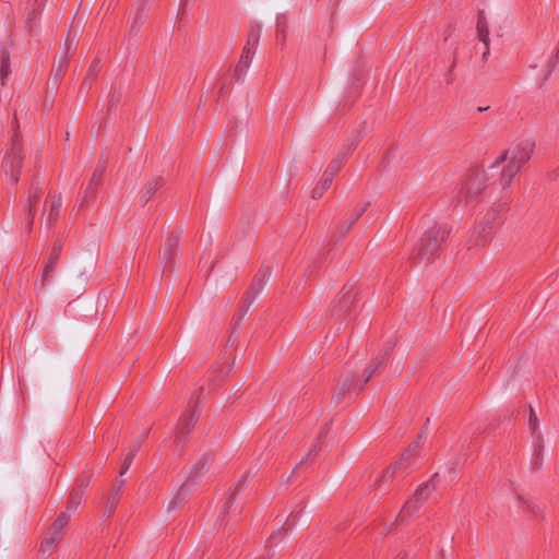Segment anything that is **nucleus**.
<instances>
[{
	"label": "nucleus",
	"instance_id": "nucleus-6",
	"mask_svg": "<svg viewBox=\"0 0 559 559\" xmlns=\"http://www.w3.org/2000/svg\"><path fill=\"white\" fill-rule=\"evenodd\" d=\"M477 33L479 40L484 44L486 48V50L483 53V59L486 60L487 56L489 55V29L486 16L483 13L479 14L478 16Z\"/></svg>",
	"mask_w": 559,
	"mask_h": 559
},
{
	"label": "nucleus",
	"instance_id": "nucleus-29",
	"mask_svg": "<svg viewBox=\"0 0 559 559\" xmlns=\"http://www.w3.org/2000/svg\"><path fill=\"white\" fill-rule=\"evenodd\" d=\"M66 66H67V56H64L61 59V61H60V63H59V66H58V68L56 70V74H55L56 79H60L63 75Z\"/></svg>",
	"mask_w": 559,
	"mask_h": 559
},
{
	"label": "nucleus",
	"instance_id": "nucleus-5",
	"mask_svg": "<svg viewBox=\"0 0 559 559\" xmlns=\"http://www.w3.org/2000/svg\"><path fill=\"white\" fill-rule=\"evenodd\" d=\"M21 147L17 140L12 142V146L10 152L4 157V167L7 175L10 177L12 182H17L19 180V167L21 165Z\"/></svg>",
	"mask_w": 559,
	"mask_h": 559
},
{
	"label": "nucleus",
	"instance_id": "nucleus-27",
	"mask_svg": "<svg viewBox=\"0 0 559 559\" xmlns=\"http://www.w3.org/2000/svg\"><path fill=\"white\" fill-rule=\"evenodd\" d=\"M134 455H135V450L130 452L126 456V459L123 461V464L121 466V469H120V476L124 475L128 472V469L130 468V466H131V464L133 462Z\"/></svg>",
	"mask_w": 559,
	"mask_h": 559
},
{
	"label": "nucleus",
	"instance_id": "nucleus-17",
	"mask_svg": "<svg viewBox=\"0 0 559 559\" xmlns=\"http://www.w3.org/2000/svg\"><path fill=\"white\" fill-rule=\"evenodd\" d=\"M260 34H261V26L259 24H257L252 27V29L249 34V37H248L247 46L250 47L251 49H253L254 51L259 44Z\"/></svg>",
	"mask_w": 559,
	"mask_h": 559
},
{
	"label": "nucleus",
	"instance_id": "nucleus-2",
	"mask_svg": "<svg viewBox=\"0 0 559 559\" xmlns=\"http://www.w3.org/2000/svg\"><path fill=\"white\" fill-rule=\"evenodd\" d=\"M448 231L445 228L435 224L425 230L421 236L419 243L412 252V259L417 263H430L439 247L440 243L445 239Z\"/></svg>",
	"mask_w": 559,
	"mask_h": 559
},
{
	"label": "nucleus",
	"instance_id": "nucleus-14",
	"mask_svg": "<svg viewBox=\"0 0 559 559\" xmlns=\"http://www.w3.org/2000/svg\"><path fill=\"white\" fill-rule=\"evenodd\" d=\"M70 520V514L68 512H62L57 520L53 522V524L50 527V534L56 535L59 537L62 530L67 526Z\"/></svg>",
	"mask_w": 559,
	"mask_h": 559
},
{
	"label": "nucleus",
	"instance_id": "nucleus-8",
	"mask_svg": "<svg viewBox=\"0 0 559 559\" xmlns=\"http://www.w3.org/2000/svg\"><path fill=\"white\" fill-rule=\"evenodd\" d=\"M199 413L197 411H188L182 414L177 425V432L180 435L188 433L197 423Z\"/></svg>",
	"mask_w": 559,
	"mask_h": 559
},
{
	"label": "nucleus",
	"instance_id": "nucleus-28",
	"mask_svg": "<svg viewBox=\"0 0 559 559\" xmlns=\"http://www.w3.org/2000/svg\"><path fill=\"white\" fill-rule=\"evenodd\" d=\"M366 210V206H364L361 210L357 211L355 214H353L349 218V222L347 224V227H346V233L350 229V227L359 219V217L362 215V213L365 212Z\"/></svg>",
	"mask_w": 559,
	"mask_h": 559
},
{
	"label": "nucleus",
	"instance_id": "nucleus-42",
	"mask_svg": "<svg viewBox=\"0 0 559 559\" xmlns=\"http://www.w3.org/2000/svg\"><path fill=\"white\" fill-rule=\"evenodd\" d=\"M346 385H347V381H346L345 383H343V386H346ZM342 390H344V391H345V389H344V388H342Z\"/></svg>",
	"mask_w": 559,
	"mask_h": 559
},
{
	"label": "nucleus",
	"instance_id": "nucleus-13",
	"mask_svg": "<svg viewBox=\"0 0 559 559\" xmlns=\"http://www.w3.org/2000/svg\"><path fill=\"white\" fill-rule=\"evenodd\" d=\"M162 178H154L148 181L141 190V201L145 204L151 197L162 187Z\"/></svg>",
	"mask_w": 559,
	"mask_h": 559
},
{
	"label": "nucleus",
	"instance_id": "nucleus-22",
	"mask_svg": "<svg viewBox=\"0 0 559 559\" xmlns=\"http://www.w3.org/2000/svg\"><path fill=\"white\" fill-rule=\"evenodd\" d=\"M341 165H342V159L336 158V159L332 160L329 164L328 168L325 169V171L323 173L322 176H329V179L332 180L334 175L340 170Z\"/></svg>",
	"mask_w": 559,
	"mask_h": 559
},
{
	"label": "nucleus",
	"instance_id": "nucleus-23",
	"mask_svg": "<svg viewBox=\"0 0 559 559\" xmlns=\"http://www.w3.org/2000/svg\"><path fill=\"white\" fill-rule=\"evenodd\" d=\"M58 257H59V249L55 248L49 258V261L46 265V269H45V275H44L45 280H47L48 276H50V273L52 272V270L57 263Z\"/></svg>",
	"mask_w": 559,
	"mask_h": 559
},
{
	"label": "nucleus",
	"instance_id": "nucleus-7",
	"mask_svg": "<svg viewBox=\"0 0 559 559\" xmlns=\"http://www.w3.org/2000/svg\"><path fill=\"white\" fill-rule=\"evenodd\" d=\"M254 52L255 51L248 46H246L243 48L239 63L237 64V67L235 69V74H236L237 80H240L245 75L247 70L249 69L252 58L254 56Z\"/></svg>",
	"mask_w": 559,
	"mask_h": 559
},
{
	"label": "nucleus",
	"instance_id": "nucleus-30",
	"mask_svg": "<svg viewBox=\"0 0 559 559\" xmlns=\"http://www.w3.org/2000/svg\"><path fill=\"white\" fill-rule=\"evenodd\" d=\"M230 368H231L230 366H228V367H217V368H215V370H213V372L216 373L217 378H223V377H225L229 372Z\"/></svg>",
	"mask_w": 559,
	"mask_h": 559
},
{
	"label": "nucleus",
	"instance_id": "nucleus-9",
	"mask_svg": "<svg viewBox=\"0 0 559 559\" xmlns=\"http://www.w3.org/2000/svg\"><path fill=\"white\" fill-rule=\"evenodd\" d=\"M393 346H394L393 343H389L384 349V353L382 355L378 356L374 360V364L368 370H366V372L364 373L362 383L359 385V390L362 388V384H365L369 381V379L373 376V373L376 372L378 367L384 362V360L389 356V353L392 350Z\"/></svg>",
	"mask_w": 559,
	"mask_h": 559
},
{
	"label": "nucleus",
	"instance_id": "nucleus-39",
	"mask_svg": "<svg viewBox=\"0 0 559 559\" xmlns=\"http://www.w3.org/2000/svg\"><path fill=\"white\" fill-rule=\"evenodd\" d=\"M506 486H507V483H503V484L500 485V491L501 492L503 491V487H506Z\"/></svg>",
	"mask_w": 559,
	"mask_h": 559
},
{
	"label": "nucleus",
	"instance_id": "nucleus-10",
	"mask_svg": "<svg viewBox=\"0 0 559 559\" xmlns=\"http://www.w3.org/2000/svg\"><path fill=\"white\" fill-rule=\"evenodd\" d=\"M61 209H62L61 197L53 195L50 201L48 213L46 215V224L47 225H52L58 219Z\"/></svg>",
	"mask_w": 559,
	"mask_h": 559
},
{
	"label": "nucleus",
	"instance_id": "nucleus-33",
	"mask_svg": "<svg viewBox=\"0 0 559 559\" xmlns=\"http://www.w3.org/2000/svg\"><path fill=\"white\" fill-rule=\"evenodd\" d=\"M192 469H193L195 473H199V472H202V471H204V469H209V466H207L206 462L204 461V462L200 463V466H199V464H198V465H195V466H193V467H192Z\"/></svg>",
	"mask_w": 559,
	"mask_h": 559
},
{
	"label": "nucleus",
	"instance_id": "nucleus-26",
	"mask_svg": "<svg viewBox=\"0 0 559 559\" xmlns=\"http://www.w3.org/2000/svg\"><path fill=\"white\" fill-rule=\"evenodd\" d=\"M134 455H135V450L130 452L126 456V459L123 461V464L121 466V469H120V476L124 475L128 472V469L130 468V466H131V464L133 462Z\"/></svg>",
	"mask_w": 559,
	"mask_h": 559
},
{
	"label": "nucleus",
	"instance_id": "nucleus-38",
	"mask_svg": "<svg viewBox=\"0 0 559 559\" xmlns=\"http://www.w3.org/2000/svg\"><path fill=\"white\" fill-rule=\"evenodd\" d=\"M90 71H91V72H96V71H97V64H95L94 67H92Z\"/></svg>",
	"mask_w": 559,
	"mask_h": 559
},
{
	"label": "nucleus",
	"instance_id": "nucleus-1",
	"mask_svg": "<svg viewBox=\"0 0 559 559\" xmlns=\"http://www.w3.org/2000/svg\"><path fill=\"white\" fill-rule=\"evenodd\" d=\"M535 151V143L532 140H524L503 152L489 166L490 170L502 166L500 182L503 188L511 185L512 179L520 171L523 165L530 160Z\"/></svg>",
	"mask_w": 559,
	"mask_h": 559
},
{
	"label": "nucleus",
	"instance_id": "nucleus-24",
	"mask_svg": "<svg viewBox=\"0 0 559 559\" xmlns=\"http://www.w3.org/2000/svg\"><path fill=\"white\" fill-rule=\"evenodd\" d=\"M81 503V495L79 492L71 496L69 503L67 506V510L64 512H68L69 514L73 513L76 508Z\"/></svg>",
	"mask_w": 559,
	"mask_h": 559
},
{
	"label": "nucleus",
	"instance_id": "nucleus-25",
	"mask_svg": "<svg viewBox=\"0 0 559 559\" xmlns=\"http://www.w3.org/2000/svg\"><path fill=\"white\" fill-rule=\"evenodd\" d=\"M0 74L2 81H4L5 78L10 74V63L9 58L7 56H2L1 58Z\"/></svg>",
	"mask_w": 559,
	"mask_h": 559
},
{
	"label": "nucleus",
	"instance_id": "nucleus-32",
	"mask_svg": "<svg viewBox=\"0 0 559 559\" xmlns=\"http://www.w3.org/2000/svg\"><path fill=\"white\" fill-rule=\"evenodd\" d=\"M528 424H530V427L532 429L535 430L537 428V417H536V415H535V413H534L532 407L530 408V420H528Z\"/></svg>",
	"mask_w": 559,
	"mask_h": 559
},
{
	"label": "nucleus",
	"instance_id": "nucleus-34",
	"mask_svg": "<svg viewBox=\"0 0 559 559\" xmlns=\"http://www.w3.org/2000/svg\"><path fill=\"white\" fill-rule=\"evenodd\" d=\"M173 251H174V247L173 245H169L165 250H164V258H168L173 254Z\"/></svg>",
	"mask_w": 559,
	"mask_h": 559
},
{
	"label": "nucleus",
	"instance_id": "nucleus-11",
	"mask_svg": "<svg viewBox=\"0 0 559 559\" xmlns=\"http://www.w3.org/2000/svg\"><path fill=\"white\" fill-rule=\"evenodd\" d=\"M420 436L413 448H409L399 461L392 463L382 475V479L391 478L402 466V463L409 457L411 453L419 445Z\"/></svg>",
	"mask_w": 559,
	"mask_h": 559
},
{
	"label": "nucleus",
	"instance_id": "nucleus-20",
	"mask_svg": "<svg viewBox=\"0 0 559 559\" xmlns=\"http://www.w3.org/2000/svg\"><path fill=\"white\" fill-rule=\"evenodd\" d=\"M276 29L278 39L285 41L286 19L283 14L276 16Z\"/></svg>",
	"mask_w": 559,
	"mask_h": 559
},
{
	"label": "nucleus",
	"instance_id": "nucleus-12",
	"mask_svg": "<svg viewBox=\"0 0 559 559\" xmlns=\"http://www.w3.org/2000/svg\"><path fill=\"white\" fill-rule=\"evenodd\" d=\"M38 197H39V188L37 186H33L29 190L27 201L24 204V211L26 213V219H27L28 225H32V219H33L32 211H33L34 205L37 202Z\"/></svg>",
	"mask_w": 559,
	"mask_h": 559
},
{
	"label": "nucleus",
	"instance_id": "nucleus-37",
	"mask_svg": "<svg viewBox=\"0 0 559 559\" xmlns=\"http://www.w3.org/2000/svg\"><path fill=\"white\" fill-rule=\"evenodd\" d=\"M200 264H202L203 267H205L207 265V262L204 261L203 257H201V259H200Z\"/></svg>",
	"mask_w": 559,
	"mask_h": 559
},
{
	"label": "nucleus",
	"instance_id": "nucleus-15",
	"mask_svg": "<svg viewBox=\"0 0 559 559\" xmlns=\"http://www.w3.org/2000/svg\"><path fill=\"white\" fill-rule=\"evenodd\" d=\"M332 180L329 179V176H322L321 180L316 185V187L311 191V198L313 200L320 199L323 193L330 188Z\"/></svg>",
	"mask_w": 559,
	"mask_h": 559
},
{
	"label": "nucleus",
	"instance_id": "nucleus-31",
	"mask_svg": "<svg viewBox=\"0 0 559 559\" xmlns=\"http://www.w3.org/2000/svg\"><path fill=\"white\" fill-rule=\"evenodd\" d=\"M473 186H474V183H471V182H469V183L466 186V188H464V191H463V192H464V193H466V198H468L469 195H471V197H473V195H475L476 193H478V192L480 191V190H479V188H476V189L474 190Z\"/></svg>",
	"mask_w": 559,
	"mask_h": 559
},
{
	"label": "nucleus",
	"instance_id": "nucleus-16",
	"mask_svg": "<svg viewBox=\"0 0 559 559\" xmlns=\"http://www.w3.org/2000/svg\"><path fill=\"white\" fill-rule=\"evenodd\" d=\"M57 544H58V536L49 533L48 537H46L40 545V551L43 554H51V551L57 546Z\"/></svg>",
	"mask_w": 559,
	"mask_h": 559
},
{
	"label": "nucleus",
	"instance_id": "nucleus-21",
	"mask_svg": "<svg viewBox=\"0 0 559 559\" xmlns=\"http://www.w3.org/2000/svg\"><path fill=\"white\" fill-rule=\"evenodd\" d=\"M328 430H329L328 426H324V427L321 429V431H320V433H319V436H318L317 440L313 442V444L311 445V448H310V450H309L308 457H309V456H312V455H314V453H317V451L319 450V448H320V445H321V443H322L323 438H324V437L326 436V433H328Z\"/></svg>",
	"mask_w": 559,
	"mask_h": 559
},
{
	"label": "nucleus",
	"instance_id": "nucleus-19",
	"mask_svg": "<svg viewBox=\"0 0 559 559\" xmlns=\"http://www.w3.org/2000/svg\"><path fill=\"white\" fill-rule=\"evenodd\" d=\"M266 276V272L261 275H257V277L253 280L252 282V285H251V288L248 293V296L249 297H253L255 296L259 292H261L262 287H263V284H264V277Z\"/></svg>",
	"mask_w": 559,
	"mask_h": 559
},
{
	"label": "nucleus",
	"instance_id": "nucleus-36",
	"mask_svg": "<svg viewBox=\"0 0 559 559\" xmlns=\"http://www.w3.org/2000/svg\"><path fill=\"white\" fill-rule=\"evenodd\" d=\"M343 394H344V390H342L341 392H336V393L334 394V399H335L336 401H340V400L342 399Z\"/></svg>",
	"mask_w": 559,
	"mask_h": 559
},
{
	"label": "nucleus",
	"instance_id": "nucleus-3",
	"mask_svg": "<svg viewBox=\"0 0 559 559\" xmlns=\"http://www.w3.org/2000/svg\"><path fill=\"white\" fill-rule=\"evenodd\" d=\"M439 484V474L435 473L430 479L424 484H421L415 491V495L413 498L406 501V503L403 506L399 518L401 521H405L407 519H411L415 515H417L421 508L424 502L431 496V493L437 489V486Z\"/></svg>",
	"mask_w": 559,
	"mask_h": 559
},
{
	"label": "nucleus",
	"instance_id": "nucleus-41",
	"mask_svg": "<svg viewBox=\"0 0 559 559\" xmlns=\"http://www.w3.org/2000/svg\"><path fill=\"white\" fill-rule=\"evenodd\" d=\"M556 59H557V61H559V49L556 52Z\"/></svg>",
	"mask_w": 559,
	"mask_h": 559
},
{
	"label": "nucleus",
	"instance_id": "nucleus-40",
	"mask_svg": "<svg viewBox=\"0 0 559 559\" xmlns=\"http://www.w3.org/2000/svg\"><path fill=\"white\" fill-rule=\"evenodd\" d=\"M175 507H176V506H175V503H173V502H170V503H169V506H168V508H169V509H175Z\"/></svg>",
	"mask_w": 559,
	"mask_h": 559
},
{
	"label": "nucleus",
	"instance_id": "nucleus-18",
	"mask_svg": "<svg viewBox=\"0 0 559 559\" xmlns=\"http://www.w3.org/2000/svg\"><path fill=\"white\" fill-rule=\"evenodd\" d=\"M105 170H106V166L105 165L98 164L96 166V168H95V170H94V173L92 175L88 189H92V188L96 187L100 182V180H102V178H103V176L105 174Z\"/></svg>",
	"mask_w": 559,
	"mask_h": 559
},
{
	"label": "nucleus",
	"instance_id": "nucleus-4",
	"mask_svg": "<svg viewBox=\"0 0 559 559\" xmlns=\"http://www.w3.org/2000/svg\"><path fill=\"white\" fill-rule=\"evenodd\" d=\"M493 215L488 214V217L480 219L471 233L469 242L474 247H484L491 239L493 230Z\"/></svg>",
	"mask_w": 559,
	"mask_h": 559
},
{
	"label": "nucleus",
	"instance_id": "nucleus-35",
	"mask_svg": "<svg viewBox=\"0 0 559 559\" xmlns=\"http://www.w3.org/2000/svg\"><path fill=\"white\" fill-rule=\"evenodd\" d=\"M281 534H282V530H280L277 533H275V534L271 535V537H270V538H271L272 543H276V538H277V536H280Z\"/></svg>",
	"mask_w": 559,
	"mask_h": 559
}]
</instances>
